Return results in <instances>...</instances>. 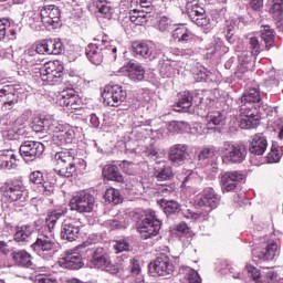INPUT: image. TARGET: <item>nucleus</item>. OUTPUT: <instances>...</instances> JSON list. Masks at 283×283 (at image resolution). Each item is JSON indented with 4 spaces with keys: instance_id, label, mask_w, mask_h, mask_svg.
Instances as JSON below:
<instances>
[{
    "instance_id": "f257e3e1",
    "label": "nucleus",
    "mask_w": 283,
    "mask_h": 283,
    "mask_svg": "<svg viewBox=\"0 0 283 283\" xmlns=\"http://www.w3.org/2000/svg\"><path fill=\"white\" fill-rule=\"evenodd\" d=\"M67 214V208L57 209L51 211L45 220V224L49 229L48 233H40L33 244H31L32 251L36 253L43 260H52L54 258V248L56 247V239H54V227L61 218Z\"/></svg>"
},
{
    "instance_id": "f03ea898",
    "label": "nucleus",
    "mask_w": 283,
    "mask_h": 283,
    "mask_svg": "<svg viewBox=\"0 0 283 283\" xmlns=\"http://www.w3.org/2000/svg\"><path fill=\"white\" fill-rule=\"evenodd\" d=\"M55 168L54 172L62 178H72L76 176V171L85 169V161L76 157L74 149H64L54 155Z\"/></svg>"
},
{
    "instance_id": "7ed1b4c3",
    "label": "nucleus",
    "mask_w": 283,
    "mask_h": 283,
    "mask_svg": "<svg viewBox=\"0 0 283 283\" xmlns=\"http://www.w3.org/2000/svg\"><path fill=\"white\" fill-rule=\"evenodd\" d=\"M153 0H130V8H134L129 13V20L136 25H145L151 19L154 10Z\"/></svg>"
},
{
    "instance_id": "20e7f679",
    "label": "nucleus",
    "mask_w": 283,
    "mask_h": 283,
    "mask_svg": "<svg viewBox=\"0 0 283 283\" xmlns=\"http://www.w3.org/2000/svg\"><path fill=\"white\" fill-rule=\"evenodd\" d=\"M116 52L118 49L112 44H105V41L102 40L101 43H91L85 49V54L93 65H101L103 63V59H105V54H112L114 59H116Z\"/></svg>"
},
{
    "instance_id": "39448f33",
    "label": "nucleus",
    "mask_w": 283,
    "mask_h": 283,
    "mask_svg": "<svg viewBox=\"0 0 283 283\" xmlns=\"http://www.w3.org/2000/svg\"><path fill=\"white\" fill-rule=\"evenodd\" d=\"M280 256V245L275 241H265L261 245L252 249V258L254 262L262 264L263 262H273Z\"/></svg>"
},
{
    "instance_id": "423d86ee",
    "label": "nucleus",
    "mask_w": 283,
    "mask_h": 283,
    "mask_svg": "<svg viewBox=\"0 0 283 283\" xmlns=\"http://www.w3.org/2000/svg\"><path fill=\"white\" fill-rule=\"evenodd\" d=\"M63 64L60 61H50L40 67V78L49 85L63 83Z\"/></svg>"
},
{
    "instance_id": "0eeeda50",
    "label": "nucleus",
    "mask_w": 283,
    "mask_h": 283,
    "mask_svg": "<svg viewBox=\"0 0 283 283\" xmlns=\"http://www.w3.org/2000/svg\"><path fill=\"white\" fill-rule=\"evenodd\" d=\"M161 227L163 221L158 219V214L155 211H151L142 219L138 224V231L144 240H148V238H156L160 233Z\"/></svg>"
},
{
    "instance_id": "6e6552de",
    "label": "nucleus",
    "mask_w": 283,
    "mask_h": 283,
    "mask_svg": "<svg viewBox=\"0 0 283 283\" xmlns=\"http://www.w3.org/2000/svg\"><path fill=\"white\" fill-rule=\"evenodd\" d=\"M96 199L94 196L85 190L77 192L70 201L71 211L77 213H92Z\"/></svg>"
},
{
    "instance_id": "1a4fd4ad",
    "label": "nucleus",
    "mask_w": 283,
    "mask_h": 283,
    "mask_svg": "<svg viewBox=\"0 0 283 283\" xmlns=\"http://www.w3.org/2000/svg\"><path fill=\"white\" fill-rule=\"evenodd\" d=\"M186 14L199 28H205V25H209L211 22V19L207 17L205 8L200 6L198 0H186Z\"/></svg>"
},
{
    "instance_id": "9d476101",
    "label": "nucleus",
    "mask_w": 283,
    "mask_h": 283,
    "mask_svg": "<svg viewBox=\"0 0 283 283\" xmlns=\"http://www.w3.org/2000/svg\"><path fill=\"white\" fill-rule=\"evenodd\" d=\"M133 52L142 59H148V61H154L163 54V45L155 43L154 41L147 42H133Z\"/></svg>"
},
{
    "instance_id": "9b49d317",
    "label": "nucleus",
    "mask_w": 283,
    "mask_h": 283,
    "mask_svg": "<svg viewBox=\"0 0 283 283\" xmlns=\"http://www.w3.org/2000/svg\"><path fill=\"white\" fill-rule=\"evenodd\" d=\"M92 259L91 264L96 269H102V271H106L107 273H112L113 275L118 273V265L112 263V259H109V254L105 252V249L97 248L93 252H91Z\"/></svg>"
},
{
    "instance_id": "f8f14e48",
    "label": "nucleus",
    "mask_w": 283,
    "mask_h": 283,
    "mask_svg": "<svg viewBox=\"0 0 283 283\" xmlns=\"http://www.w3.org/2000/svg\"><path fill=\"white\" fill-rule=\"evenodd\" d=\"M220 151L223 154V160L234 165L244 163L247 158V148L241 145H233L230 142H224L220 148Z\"/></svg>"
},
{
    "instance_id": "ddd939ff",
    "label": "nucleus",
    "mask_w": 283,
    "mask_h": 283,
    "mask_svg": "<svg viewBox=\"0 0 283 283\" xmlns=\"http://www.w3.org/2000/svg\"><path fill=\"white\" fill-rule=\"evenodd\" d=\"M19 151L24 163H34L36 158H41V156H43L45 146L40 142L25 140L20 145Z\"/></svg>"
},
{
    "instance_id": "4468645a",
    "label": "nucleus",
    "mask_w": 283,
    "mask_h": 283,
    "mask_svg": "<svg viewBox=\"0 0 283 283\" xmlns=\"http://www.w3.org/2000/svg\"><path fill=\"white\" fill-rule=\"evenodd\" d=\"M81 227H83L81 219H64L60 231L61 240H66V242H76L81 235Z\"/></svg>"
},
{
    "instance_id": "2eb2a0df",
    "label": "nucleus",
    "mask_w": 283,
    "mask_h": 283,
    "mask_svg": "<svg viewBox=\"0 0 283 283\" xmlns=\"http://www.w3.org/2000/svg\"><path fill=\"white\" fill-rule=\"evenodd\" d=\"M102 98H104V103L109 107H119V105L127 101V91L120 85L106 86Z\"/></svg>"
},
{
    "instance_id": "dca6fc26",
    "label": "nucleus",
    "mask_w": 283,
    "mask_h": 283,
    "mask_svg": "<svg viewBox=\"0 0 283 283\" xmlns=\"http://www.w3.org/2000/svg\"><path fill=\"white\" fill-rule=\"evenodd\" d=\"M149 272L160 277H167L168 275H174V263L171 259L165 253L159 254L154 262L148 265Z\"/></svg>"
},
{
    "instance_id": "f3484780",
    "label": "nucleus",
    "mask_w": 283,
    "mask_h": 283,
    "mask_svg": "<svg viewBox=\"0 0 283 283\" xmlns=\"http://www.w3.org/2000/svg\"><path fill=\"white\" fill-rule=\"evenodd\" d=\"M81 251H67L65 252L62 258L59 260V264L62 269H70V270H78L83 269L85 262H83V253H87V249L85 247L80 248Z\"/></svg>"
},
{
    "instance_id": "a211bd4d",
    "label": "nucleus",
    "mask_w": 283,
    "mask_h": 283,
    "mask_svg": "<svg viewBox=\"0 0 283 283\" xmlns=\"http://www.w3.org/2000/svg\"><path fill=\"white\" fill-rule=\"evenodd\" d=\"M54 129H51L49 134H53L52 140L53 145L57 147H65V145H72V140L75 138V133L73 129L64 130L65 127L57 122L53 124Z\"/></svg>"
},
{
    "instance_id": "6ab92c4d",
    "label": "nucleus",
    "mask_w": 283,
    "mask_h": 283,
    "mask_svg": "<svg viewBox=\"0 0 283 283\" xmlns=\"http://www.w3.org/2000/svg\"><path fill=\"white\" fill-rule=\"evenodd\" d=\"M0 98H2L1 111L8 112L19 103V93L14 85L0 84Z\"/></svg>"
},
{
    "instance_id": "aec40b11",
    "label": "nucleus",
    "mask_w": 283,
    "mask_h": 283,
    "mask_svg": "<svg viewBox=\"0 0 283 283\" xmlns=\"http://www.w3.org/2000/svg\"><path fill=\"white\" fill-rule=\"evenodd\" d=\"M7 196L11 202H18L22 207L30 200L28 189L21 181H12L7 188Z\"/></svg>"
},
{
    "instance_id": "412c9836",
    "label": "nucleus",
    "mask_w": 283,
    "mask_h": 283,
    "mask_svg": "<svg viewBox=\"0 0 283 283\" xmlns=\"http://www.w3.org/2000/svg\"><path fill=\"white\" fill-rule=\"evenodd\" d=\"M239 105L240 107H250V109L262 107L264 105L262 93L255 87L245 90L239 99Z\"/></svg>"
},
{
    "instance_id": "4be33fe9",
    "label": "nucleus",
    "mask_w": 283,
    "mask_h": 283,
    "mask_svg": "<svg viewBox=\"0 0 283 283\" xmlns=\"http://www.w3.org/2000/svg\"><path fill=\"white\" fill-rule=\"evenodd\" d=\"M41 22L46 28H59L61 21V10L54 4L44 6L40 11Z\"/></svg>"
},
{
    "instance_id": "5701e85b",
    "label": "nucleus",
    "mask_w": 283,
    "mask_h": 283,
    "mask_svg": "<svg viewBox=\"0 0 283 283\" xmlns=\"http://www.w3.org/2000/svg\"><path fill=\"white\" fill-rule=\"evenodd\" d=\"M240 116H242L240 120L241 129H253L260 125L258 108L240 106Z\"/></svg>"
},
{
    "instance_id": "b1692460",
    "label": "nucleus",
    "mask_w": 283,
    "mask_h": 283,
    "mask_svg": "<svg viewBox=\"0 0 283 283\" xmlns=\"http://www.w3.org/2000/svg\"><path fill=\"white\" fill-rule=\"evenodd\" d=\"M189 158V145L187 144H175L168 150V160L180 167Z\"/></svg>"
},
{
    "instance_id": "393cba45",
    "label": "nucleus",
    "mask_w": 283,
    "mask_h": 283,
    "mask_svg": "<svg viewBox=\"0 0 283 283\" xmlns=\"http://www.w3.org/2000/svg\"><path fill=\"white\" fill-rule=\"evenodd\" d=\"M218 205H220V197L213 188H206L203 195L197 201V207H200L201 211L209 209L211 212L213 209H218Z\"/></svg>"
},
{
    "instance_id": "a878e982",
    "label": "nucleus",
    "mask_w": 283,
    "mask_h": 283,
    "mask_svg": "<svg viewBox=\"0 0 283 283\" xmlns=\"http://www.w3.org/2000/svg\"><path fill=\"white\" fill-rule=\"evenodd\" d=\"M59 105L66 107V109H81V97L74 90L63 91L59 97Z\"/></svg>"
},
{
    "instance_id": "bb28decb",
    "label": "nucleus",
    "mask_w": 283,
    "mask_h": 283,
    "mask_svg": "<svg viewBox=\"0 0 283 283\" xmlns=\"http://www.w3.org/2000/svg\"><path fill=\"white\" fill-rule=\"evenodd\" d=\"M241 180H244V174H242V171L234 170L224 172L221 176L223 191H233Z\"/></svg>"
},
{
    "instance_id": "cd10ccee",
    "label": "nucleus",
    "mask_w": 283,
    "mask_h": 283,
    "mask_svg": "<svg viewBox=\"0 0 283 283\" xmlns=\"http://www.w3.org/2000/svg\"><path fill=\"white\" fill-rule=\"evenodd\" d=\"M266 147H269L266 136L262 133H258L252 136V140L249 145V151L254 156H263L264 151H266Z\"/></svg>"
},
{
    "instance_id": "c85d7f7f",
    "label": "nucleus",
    "mask_w": 283,
    "mask_h": 283,
    "mask_svg": "<svg viewBox=\"0 0 283 283\" xmlns=\"http://www.w3.org/2000/svg\"><path fill=\"white\" fill-rule=\"evenodd\" d=\"M31 129L35 132V134H41L45 132L46 134L54 129V122L45 118H41L39 116L33 117L31 122Z\"/></svg>"
},
{
    "instance_id": "c756f323",
    "label": "nucleus",
    "mask_w": 283,
    "mask_h": 283,
    "mask_svg": "<svg viewBox=\"0 0 283 283\" xmlns=\"http://www.w3.org/2000/svg\"><path fill=\"white\" fill-rule=\"evenodd\" d=\"M33 233H36V226L24 224L17 228V231L14 233V240L15 242H29Z\"/></svg>"
},
{
    "instance_id": "7c9ffc66",
    "label": "nucleus",
    "mask_w": 283,
    "mask_h": 283,
    "mask_svg": "<svg viewBox=\"0 0 283 283\" xmlns=\"http://www.w3.org/2000/svg\"><path fill=\"white\" fill-rule=\"evenodd\" d=\"M126 72L128 74V78L135 83H140V81L145 80V69L138 63L129 62L126 66Z\"/></svg>"
},
{
    "instance_id": "2f4dec72",
    "label": "nucleus",
    "mask_w": 283,
    "mask_h": 283,
    "mask_svg": "<svg viewBox=\"0 0 283 283\" xmlns=\"http://www.w3.org/2000/svg\"><path fill=\"white\" fill-rule=\"evenodd\" d=\"M11 258L18 266H23L25 269L32 266V254L28 253L25 250L12 252Z\"/></svg>"
},
{
    "instance_id": "473e14b6",
    "label": "nucleus",
    "mask_w": 283,
    "mask_h": 283,
    "mask_svg": "<svg viewBox=\"0 0 283 283\" xmlns=\"http://www.w3.org/2000/svg\"><path fill=\"white\" fill-rule=\"evenodd\" d=\"M0 167L1 169H17V155L13 150L0 151Z\"/></svg>"
},
{
    "instance_id": "72a5a7b5",
    "label": "nucleus",
    "mask_w": 283,
    "mask_h": 283,
    "mask_svg": "<svg viewBox=\"0 0 283 283\" xmlns=\"http://www.w3.org/2000/svg\"><path fill=\"white\" fill-rule=\"evenodd\" d=\"M193 105V95L189 91H185L179 95L177 105H175V112H189V108Z\"/></svg>"
},
{
    "instance_id": "f704fd0d",
    "label": "nucleus",
    "mask_w": 283,
    "mask_h": 283,
    "mask_svg": "<svg viewBox=\"0 0 283 283\" xmlns=\"http://www.w3.org/2000/svg\"><path fill=\"white\" fill-rule=\"evenodd\" d=\"M207 123L208 129H213L211 125L214 127L222 126L227 123V115L222 111H211L207 115Z\"/></svg>"
},
{
    "instance_id": "c9c22d12",
    "label": "nucleus",
    "mask_w": 283,
    "mask_h": 283,
    "mask_svg": "<svg viewBox=\"0 0 283 283\" xmlns=\"http://www.w3.org/2000/svg\"><path fill=\"white\" fill-rule=\"evenodd\" d=\"M158 202L166 216H176L182 211V206L176 200L161 199Z\"/></svg>"
},
{
    "instance_id": "e433bc0d",
    "label": "nucleus",
    "mask_w": 283,
    "mask_h": 283,
    "mask_svg": "<svg viewBox=\"0 0 283 283\" xmlns=\"http://www.w3.org/2000/svg\"><path fill=\"white\" fill-rule=\"evenodd\" d=\"M172 36L175 41H178L179 43H191V41L196 39V35L186 27L177 28L174 31Z\"/></svg>"
},
{
    "instance_id": "4c0bfd02",
    "label": "nucleus",
    "mask_w": 283,
    "mask_h": 283,
    "mask_svg": "<svg viewBox=\"0 0 283 283\" xmlns=\"http://www.w3.org/2000/svg\"><path fill=\"white\" fill-rule=\"evenodd\" d=\"M102 174L107 180H114L115 182H123L125 180L116 165L104 166Z\"/></svg>"
},
{
    "instance_id": "58836bf2",
    "label": "nucleus",
    "mask_w": 283,
    "mask_h": 283,
    "mask_svg": "<svg viewBox=\"0 0 283 283\" xmlns=\"http://www.w3.org/2000/svg\"><path fill=\"white\" fill-rule=\"evenodd\" d=\"M159 74L163 78H174L178 74V69H176V62L166 61L159 66Z\"/></svg>"
},
{
    "instance_id": "ea45409f",
    "label": "nucleus",
    "mask_w": 283,
    "mask_h": 283,
    "mask_svg": "<svg viewBox=\"0 0 283 283\" xmlns=\"http://www.w3.org/2000/svg\"><path fill=\"white\" fill-rule=\"evenodd\" d=\"M261 29V41L264 42V46L266 50H271L273 48V43H275V34H273V29L271 25H263Z\"/></svg>"
},
{
    "instance_id": "a19ab883",
    "label": "nucleus",
    "mask_w": 283,
    "mask_h": 283,
    "mask_svg": "<svg viewBox=\"0 0 283 283\" xmlns=\"http://www.w3.org/2000/svg\"><path fill=\"white\" fill-rule=\"evenodd\" d=\"M211 213L210 209L207 210H197L196 212L191 211L190 209L182 210L184 218L188 220H209V214Z\"/></svg>"
},
{
    "instance_id": "79ce46f5",
    "label": "nucleus",
    "mask_w": 283,
    "mask_h": 283,
    "mask_svg": "<svg viewBox=\"0 0 283 283\" xmlns=\"http://www.w3.org/2000/svg\"><path fill=\"white\" fill-rule=\"evenodd\" d=\"M104 199L107 202H112V205H120V202H123V197L120 196V191L116 188H108L105 191Z\"/></svg>"
},
{
    "instance_id": "37998d69",
    "label": "nucleus",
    "mask_w": 283,
    "mask_h": 283,
    "mask_svg": "<svg viewBox=\"0 0 283 283\" xmlns=\"http://www.w3.org/2000/svg\"><path fill=\"white\" fill-rule=\"evenodd\" d=\"M270 12H272L276 21L283 25V0H272Z\"/></svg>"
},
{
    "instance_id": "c03bdc74",
    "label": "nucleus",
    "mask_w": 283,
    "mask_h": 283,
    "mask_svg": "<svg viewBox=\"0 0 283 283\" xmlns=\"http://www.w3.org/2000/svg\"><path fill=\"white\" fill-rule=\"evenodd\" d=\"M248 48L253 54V56H258L262 50H264V44L260 42V39L256 36H251L248 39Z\"/></svg>"
},
{
    "instance_id": "a18cd8bd",
    "label": "nucleus",
    "mask_w": 283,
    "mask_h": 283,
    "mask_svg": "<svg viewBox=\"0 0 283 283\" xmlns=\"http://www.w3.org/2000/svg\"><path fill=\"white\" fill-rule=\"evenodd\" d=\"M48 54H61L63 52V43L59 39L46 40Z\"/></svg>"
},
{
    "instance_id": "49530a36",
    "label": "nucleus",
    "mask_w": 283,
    "mask_h": 283,
    "mask_svg": "<svg viewBox=\"0 0 283 283\" xmlns=\"http://www.w3.org/2000/svg\"><path fill=\"white\" fill-rule=\"evenodd\" d=\"M155 176L159 182H165V180H171L174 171L171 170V167L167 166L159 170H156Z\"/></svg>"
},
{
    "instance_id": "de8ad7c7",
    "label": "nucleus",
    "mask_w": 283,
    "mask_h": 283,
    "mask_svg": "<svg viewBox=\"0 0 283 283\" xmlns=\"http://www.w3.org/2000/svg\"><path fill=\"white\" fill-rule=\"evenodd\" d=\"M245 269L248 271L249 277L252 279V282L262 283V274L260 273V270H258V268L249 264V265H247Z\"/></svg>"
},
{
    "instance_id": "09e8293b",
    "label": "nucleus",
    "mask_w": 283,
    "mask_h": 283,
    "mask_svg": "<svg viewBox=\"0 0 283 283\" xmlns=\"http://www.w3.org/2000/svg\"><path fill=\"white\" fill-rule=\"evenodd\" d=\"M193 77L195 81H197L198 83L202 81H209V78H211V72H209V70H207L206 67L201 66L193 73Z\"/></svg>"
},
{
    "instance_id": "8fccbe9b",
    "label": "nucleus",
    "mask_w": 283,
    "mask_h": 283,
    "mask_svg": "<svg viewBox=\"0 0 283 283\" xmlns=\"http://www.w3.org/2000/svg\"><path fill=\"white\" fill-rule=\"evenodd\" d=\"M39 192L44 196H50V193L54 192V182L44 179L42 184H40Z\"/></svg>"
},
{
    "instance_id": "3c124183",
    "label": "nucleus",
    "mask_w": 283,
    "mask_h": 283,
    "mask_svg": "<svg viewBox=\"0 0 283 283\" xmlns=\"http://www.w3.org/2000/svg\"><path fill=\"white\" fill-rule=\"evenodd\" d=\"M29 180L30 182H32L33 185H36L38 188L41 187V185L43 184V172L36 170L30 174L29 176Z\"/></svg>"
},
{
    "instance_id": "603ef678",
    "label": "nucleus",
    "mask_w": 283,
    "mask_h": 283,
    "mask_svg": "<svg viewBox=\"0 0 283 283\" xmlns=\"http://www.w3.org/2000/svg\"><path fill=\"white\" fill-rule=\"evenodd\" d=\"M27 120H28V117L25 115H22V117H15L10 128L21 134V128L23 127V125H25Z\"/></svg>"
},
{
    "instance_id": "864d4df0",
    "label": "nucleus",
    "mask_w": 283,
    "mask_h": 283,
    "mask_svg": "<svg viewBox=\"0 0 283 283\" xmlns=\"http://www.w3.org/2000/svg\"><path fill=\"white\" fill-rule=\"evenodd\" d=\"M9 28H10V20L6 18L0 19V41H3V39H6Z\"/></svg>"
},
{
    "instance_id": "5fc2aeb1",
    "label": "nucleus",
    "mask_w": 283,
    "mask_h": 283,
    "mask_svg": "<svg viewBox=\"0 0 283 283\" xmlns=\"http://www.w3.org/2000/svg\"><path fill=\"white\" fill-rule=\"evenodd\" d=\"M134 167H135L134 163L127 161V160H124L119 165V168L122 169V171H124V174H127L128 176H134L135 174Z\"/></svg>"
},
{
    "instance_id": "6e6d98bb",
    "label": "nucleus",
    "mask_w": 283,
    "mask_h": 283,
    "mask_svg": "<svg viewBox=\"0 0 283 283\" xmlns=\"http://www.w3.org/2000/svg\"><path fill=\"white\" fill-rule=\"evenodd\" d=\"M160 32H167L171 28V20L168 17H161L158 22Z\"/></svg>"
},
{
    "instance_id": "4d7b16f0",
    "label": "nucleus",
    "mask_w": 283,
    "mask_h": 283,
    "mask_svg": "<svg viewBox=\"0 0 283 283\" xmlns=\"http://www.w3.org/2000/svg\"><path fill=\"white\" fill-rule=\"evenodd\" d=\"M182 127H185V122H171L168 125V132L171 134H179V132L182 130Z\"/></svg>"
},
{
    "instance_id": "13d9d810",
    "label": "nucleus",
    "mask_w": 283,
    "mask_h": 283,
    "mask_svg": "<svg viewBox=\"0 0 283 283\" xmlns=\"http://www.w3.org/2000/svg\"><path fill=\"white\" fill-rule=\"evenodd\" d=\"M239 60L243 63L239 66L238 72H237V76L238 78H242V74H247V72H249V57H247V61L242 60V56L239 57Z\"/></svg>"
},
{
    "instance_id": "bf43d9fd",
    "label": "nucleus",
    "mask_w": 283,
    "mask_h": 283,
    "mask_svg": "<svg viewBox=\"0 0 283 283\" xmlns=\"http://www.w3.org/2000/svg\"><path fill=\"white\" fill-rule=\"evenodd\" d=\"M116 253H123V251H129V243L125 240H119L114 245Z\"/></svg>"
},
{
    "instance_id": "052dcab7",
    "label": "nucleus",
    "mask_w": 283,
    "mask_h": 283,
    "mask_svg": "<svg viewBox=\"0 0 283 283\" xmlns=\"http://www.w3.org/2000/svg\"><path fill=\"white\" fill-rule=\"evenodd\" d=\"M129 264L132 275H140V262L136 259H132Z\"/></svg>"
},
{
    "instance_id": "680f3d73",
    "label": "nucleus",
    "mask_w": 283,
    "mask_h": 283,
    "mask_svg": "<svg viewBox=\"0 0 283 283\" xmlns=\"http://www.w3.org/2000/svg\"><path fill=\"white\" fill-rule=\"evenodd\" d=\"M97 8L99 12L102 14H105L106 17H109L112 14V7L103 0L99 1V4L97 6Z\"/></svg>"
},
{
    "instance_id": "e2e57ef3",
    "label": "nucleus",
    "mask_w": 283,
    "mask_h": 283,
    "mask_svg": "<svg viewBox=\"0 0 283 283\" xmlns=\"http://www.w3.org/2000/svg\"><path fill=\"white\" fill-rule=\"evenodd\" d=\"M188 282L189 283H202V279H200V274L196 272V270L188 271Z\"/></svg>"
},
{
    "instance_id": "0e129e2a",
    "label": "nucleus",
    "mask_w": 283,
    "mask_h": 283,
    "mask_svg": "<svg viewBox=\"0 0 283 283\" xmlns=\"http://www.w3.org/2000/svg\"><path fill=\"white\" fill-rule=\"evenodd\" d=\"M19 136H21V133L19 130H14V128H9L4 133V138H7V140H17Z\"/></svg>"
},
{
    "instance_id": "69168bd1",
    "label": "nucleus",
    "mask_w": 283,
    "mask_h": 283,
    "mask_svg": "<svg viewBox=\"0 0 283 283\" xmlns=\"http://www.w3.org/2000/svg\"><path fill=\"white\" fill-rule=\"evenodd\" d=\"M15 119H17V115L12 113H8L7 115H4L2 119V125H7V127H11Z\"/></svg>"
},
{
    "instance_id": "338daca9",
    "label": "nucleus",
    "mask_w": 283,
    "mask_h": 283,
    "mask_svg": "<svg viewBox=\"0 0 283 283\" xmlns=\"http://www.w3.org/2000/svg\"><path fill=\"white\" fill-rule=\"evenodd\" d=\"M38 54H48V40H43L35 48Z\"/></svg>"
},
{
    "instance_id": "774afa93",
    "label": "nucleus",
    "mask_w": 283,
    "mask_h": 283,
    "mask_svg": "<svg viewBox=\"0 0 283 283\" xmlns=\"http://www.w3.org/2000/svg\"><path fill=\"white\" fill-rule=\"evenodd\" d=\"M268 283H276L277 282V272L275 270H270L265 274Z\"/></svg>"
}]
</instances>
